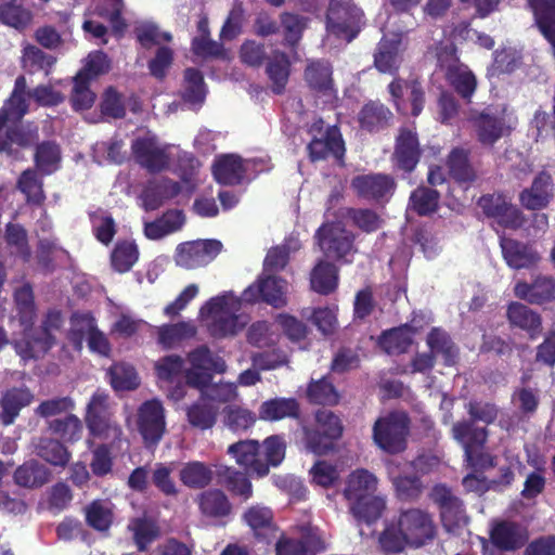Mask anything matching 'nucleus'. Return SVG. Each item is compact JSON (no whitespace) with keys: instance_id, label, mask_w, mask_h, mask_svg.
Here are the masks:
<instances>
[{"instance_id":"de8ad7c7","label":"nucleus","mask_w":555,"mask_h":555,"mask_svg":"<svg viewBox=\"0 0 555 555\" xmlns=\"http://www.w3.org/2000/svg\"><path fill=\"white\" fill-rule=\"evenodd\" d=\"M338 273L337 268L330 262L320 261L311 270L310 287L320 295H328L337 287Z\"/></svg>"},{"instance_id":"680f3d73","label":"nucleus","mask_w":555,"mask_h":555,"mask_svg":"<svg viewBox=\"0 0 555 555\" xmlns=\"http://www.w3.org/2000/svg\"><path fill=\"white\" fill-rule=\"evenodd\" d=\"M326 29L340 37L347 34V3L345 0H331L326 12Z\"/></svg>"},{"instance_id":"37998d69","label":"nucleus","mask_w":555,"mask_h":555,"mask_svg":"<svg viewBox=\"0 0 555 555\" xmlns=\"http://www.w3.org/2000/svg\"><path fill=\"white\" fill-rule=\"evenodd\" d=\"M214 474L208 464L201 461H190L180 469L179 479L185 487L201 490L211 483Z\"/></svg>"},{"instance_id":"4c0bfd02","label":"nucleus","mask_w":555,"mask_h":555,"mask_svg":"<svg viewBox=\"0 0 555 555\" xmlns=\"http://www.w3.org/2000/svg\"><path fill=\"white\" fill-rule=\"evenodd\" d=\"M198 508L208 518L220 519L232 512V504L220 489H209L198 495Z\"/></svg>"},{"instance_id":"ddd939ff","label":"nucleus","mask_w":555,"mask_h":555,"mask_svg":"<svg viewBox=\"0 0 555 555\" xmlns=\"http://www.w3.org/2000/svg\"><path fill=\"white\" fill-rule=\"evenodd\" d=\"M138 430L145 447L159 443L166 430L165 409L160 401L153 399L142 403L138 411Z\"/></svg>"},{"instance_id":"473e14b6","label":"nucleus","mask_w":555,"mask_h":555,"mask_svg":"<svg viewBox=\"0 0 555 555\" xmlns=\"http://www.w3.org/2000/svg\"><path fill=\"white\" fill-rule=\"evenodd\" d=\"M33 20L34 14L25 5V0L0 1V24L24 31L31 25Z\"/></svg>"},{"instance_id":"c756f323","label":"nucleus","mask_w":555,"mask_h":555,"mask_svg":"<svg viewBox=\"0 0 555 555\" xmlns=\"http://www.w3.org/2000/svg\"><path fill=\"white\" fill-rule=\"evenodd\" d=\"M217 481L233 495L247 501L253 496V485L245 470L240 472L232 466L218 465L215 470Z\"/></svg>"},{"instance_id":"7ed1b4c3","label":"nucleus","mask_w":555,"mask_h":555,"mask_svg":"<svg viewBox=\"0 0 555 555\" xmlns=\"http://www.w3.org/2000/svg\"><path fill=\"white\" fill-rule=\"evenodd\" d=\"M314 420L313 426L302 428L304 441L312 453L325 455L334 450L336 440L343 436L344 426L341 420L328 410H318Z\"/></svg>"},{"instance_id":"a211bd4d","label":"nucleus","mask_w":555,"mask_h":555,"mask_svg":"<svg viewBox=\"0 0 555 555\" xmlns=\"http://www.w3.org/2000/svg\"><path fill=\"white\" fill-rule=\"evenodd\" d=\"M243 519L259 543L271 544L278 538L279 528L271 508L253 505L243 514Z\"/></svg>"},{"instance_id":"052dcab7","label":"nucleus","mask_w":555,"mask_h":555,"mask_svg":"<svg viewBox=\"0 0 555 555\" xmlns=\"http://www.w3.org/2000/svg\"><path fill=\"white\" fill-rule=\"evenodd\" d=\"M427 345L434 354H442L447 364L454 362L457 349L447 332L438 327H434L427 336Z\"/></svg>"},{"instance_id":"aec40b11","label":"nucleus","mask_w":555,"mask_h":555,"mask_svg":"<svg viewBox=\"0 0 555 555\" xmlns=\"http://www.w3.org/2000/svg\"><path fill=\"white\" fill-rule=\"evenodd\" d=\"M488 434L486 426H478L468 418L457 421L451 427L452 438L462 446L465 457H470L477 449H483Z\"/></svg>"},{"instance_id":"69168bd1","label":"nucleus","mask_w":555,"mask_h":555,"mask_svg":"<svg viewBox=\"0 0 555 555\" xmlns=\"http://www.w3.org/2000/svg\"><path fill=\"white\" fill-rule=\"evenodd\" d=\"M184 360L179 354H168L159 358L154 364L155 375L159 380L171 383L183 370Z\"/></svg>"},{"instance_id":"9b49d317","label":"nucleus","mask_w":555,"mask_h":555,"mask_svg":"<svg viewBox=\"0 0 555 555\" xmlns=\"http://www.w3.org/2000/svg\"><path fill=\"white\" fill-rule=\"evenodd\" d=\"M131 153L135 163L150 173H158L170 165L166 146H162L154 134L138 137L131 142Z\"/></svg>"},{"instance_id":"c9c22d12","label":"nucleus","mask_w":555,"mask_h":555,"mask_svg":"<svg viewBox=\"0 0 555 555\" xmlns=\"http://www.w3.org/2000/svg\"><path fill=\"white\" fill-rule=\"evenodd\" d=\"M14 304L16 308V318L23 326L26 336L33 330L35 324L37 309L35 304V295L29 283H25L14 291Z\"/></svg>"},{"instance_id":"423d86ee","label":"nucleus","mask_w":555,"mask_h":555,"mask_svg":"<svg viewBox=\"0 0 555 555\" xmlns=\"http://www.w3.org/2000/svg\"><path fill=\"white\" fill-rule=\"evenodd\" d=\"M409 429L408 415L404 412H393L376 421L373 438L382 450L396 454L405 450Z\"/></svg>"},{"instance_id":"8fccbe9b","label":"nucleus","mask_w":555,"mask_h":555,"mask_svg":"<svg viewBox=\"0 0 555 555\" xmlns=\"http://www.w3.org/2000/svg\"><path fill=\"white\" fill-rule=\"evenodd\" d=\"M291 62L284 52L276 51L269 59L267 64V75L272 82V91L275 94H282L289 78Z\"/></svg>"},{"instance_id":"bb28decb","label":"nucleus","mask_w":555,"mask_h":555,"mask_svg":"<svg viewBox=\"0 0 555 555\" xmlns=\"http://www.w3.org/2000/svg\"><path fill=\"white\" fill-rule=\"evenodd\" d=\"M554 196V188L551 176L542 171L533 180L529 189H525L519 199L524 207L530 210L544 208Z\"/></svg>"},{"instance_id":"58836bf2","label":"nucleus","mask_w":555,"mask_h":555,"mask_svg":"<svg viewBox=\"0 0 555 555\" xmlns=\"http://www.w3.org/2000/svg\"><path fill=\"white\" fill-rule=\"evenodd\" d=\"M16 189L25 196V202L29 206L41 207L47 199L43 181L36 169L23 170L17 178Z\"/></svg>"},{"instance_id":"e2e57ef3","label":"nucleus","mask_w":555,"mask_h":555,"mask_svg":"<svg viewBox=\"0 0 555 555\" xmlns=\"http://www.w3.org/2000/svg\"><path fill=\"white\" fill-rule=\"evenodd\" d=\"M4 241L8 246L16 249L23 261H29L31 251L28 245L27 231L22 224L9 222L5 225Z\"/></svg>"},{"instance_id":"a878e982","label":"nucleus","mask_w":555,"mask_h":555,"mask_svg":"<svg viewBox=\"0 0 555 555\" xmlns=\"http://www.w3.org/2000/svg\"><path fill=\"white\" fill-rule=\"evenodd\" d=\"M514 294L532 305H542L555 299V281L550 276L540 275L532 283L517 282Z\"/></svg>"},{"instance_id":"ea45409f","label":"nucleus","mask_w":555,"mask_h":555,"mask_svg":"<svg viewBox=\"0 0 555 555\" xmlns=\"http://www.w3.org/2000/svg\"><path fill=\"white\" fill-rule=\"evenodd\" d=\"M469 150L454 147L448 155L449 173L459 183H472L477 180V172L469 160Z\"/></svg>"},{"instance_id":"b1692460","label":"nucleus","mask_w":555,"mask_h":555,"mask_svg":"<svg viewBox=\"0 0 555 555\" xmlns=\"http://www.w3.org/2000/svg\"><path fill=\"white\" fill-rule=\"evenodd\" d=\"M420 157L421 149L416 133L410 129H400L393 152L397 167L411 172L420 162Z\"/></svg>"},{"instance_id":"5fc2aeb1","label":"nucleus","mask_w":555,"mask_h":555,"mask_svg":"<svg viewBox=\"0 0 555 555\" xmlns=\"http://www.w3.org/2000/svg\"><path fill=\"white\" fill-rule=\"evenodd\" d=\"M107 375L115 390H134L140 385L137 371L131 364L115 363L108 369Z\"/></svg>"},{"instance_id":"0e129e2a","label":"nucleus","mask_w":555,"mask_h":555,"mask_svg":"<svg viewBox=\"0 0 555 555\" xmlns=\"http://www.w3.org/2000/svg\"><path fill=\"white\" fill-rule=\"evenodd\" d=\"M89 85L90 81L85 74L76 75L70 96L72 106L75 111L89 109L93 105L95 94L90 90Z\"/></svg>"},{"instance_id":"6e6d98bb","label":"nucleus","mask_w":555,"mask_h":555,"mask_svg":"<svg viewBox=\"0 0 555 555\" xmlns=\"http://www.w3.org/2000/svg\"><path fill=\"white\" fill-rule=\"evenodd\" d=\"M183 78L184 90L182 99L191 104L203 103L206 96V89L202 72L197 68L189 67L184 70Z\"/></svg>"},{"instance_id":"6e6552de","label":"nucleus","mask_w":555,"mask_h":555,"mask_svg":"<svg viewBox=\"0 0 555 555\" xmlns=\"http://www.w3.org/2000/svg\"><path fill=\"white\" fill-rule=\"evenodd\" d=\"M478 142L483 146H493L501 138L509 133V127L503 112L492 107L483 109L469 108L465 112Z\"/></svg>"},{"instance_id":"2f4dec72","label":"nucleus","mask_w":555,"mask_h":555,"mask_svg":"<svg viewBox=\"0 0 555 555\" xmlns=\"http://www.w3.org/2000/svg\"><path fill=\"white\" fill-rule=\"evenodd\" d=\"M52 477L51 470L37 460H29L20 465L14 474V482L25 489H39Z\"/></svg>"},{"instance_id":"a18cd8bd","label":"nucleus","mask_w":555,"mask_h":555,"mask_svg":"<svg viewBox=\"0 0 555 555\" xmlns=\"http://www.w3.org/2000/svg\"><path fill=\"white\" fill-rule=\"evenodd\" d=\"M36 454L55 467L64 468L70 461L72 453L57 439L42 437L35 446Z\"/></svg>"},{"instance_id":"49530a36","label":"nucleus","mask_w":555,"mask_h":555,"mask_svg":"<svg viewBox=\"0 0 555 555\" xmlns=\"http://www.w3.org/2000/svg\"><path fill=\"white\" fill-rule=\"evenodd\" d=\"M312 162L325 159L331 153L344 150V141L336 128H328L322 138H314L307 146Z\"/></svg>"},{"instance_id":"79ce46f5","label":"nucleus","mask_w":555,"mask_h":555,"mask_svg":"<svg viewBox=\"0 0 555 555\" xmlns=\"http://www.w3.org/2000/svg\"><path fill=\"white\" fill-rule=\"evenodd\" d=\"M35 146L34 162L36 170L44 176L52 175L60 168L62 153L60 145L54 141L39 140L31 147Z\"/></svg>"},{"instance_id":"2eb2a0df","label":"nucleus","mask_w":555,"mask_h":555,"mask_svg":"<svg viewBox=\"0 0 555 555\" xmlns=\"http://www.w3.org/2000/svg\"><path fill=\"white\" fill-rule=\"evenodd\" d=\"M351 186L360 198L380 202L393 194L396 182L389 175L369 173L354 177Z\"/></svg>"},{"instance_id":"0eeeda50","label":"nucleus","mask_w":555,"mask_h":555,"mask_svg":"<svg viewBox=\"0 0 555 555\" xmlns=\"http://www.w3.org/2000/svg\"><path fill=\"white\" fill-rule=\"evenodd\" d=\"M437 61L449 83L464 100L470 102V98L477 87V81L468 67L461 63L455 55L453 44L440 47L437 52Z\"/></svg>"},{"instance_id":"dca6fc26","label":"nucleus","mask_w":555,"mask_h":555,"mask_svg":"<svg viewBox=\"0 0 555 555\" xmlns=\"http://www.w3.org/2000/svg\"><path fill=\"white\" fill-rule=\"evenodd\" d=\"M228 453L247 474L260 478L269 474L268 463L263 462L261 446L257 440H241L232 443L228 448Z\"/></svg>"},{"instance_id":"864d4df0","label":"nucleus","mask_w":555,"mask_h":555,"mask_svg":"<svg viewBox=\"0 0 555 555\" xmlns=\"http://www.w3.org/2000/svg\"><path fill=\"white\" fill-rule=\"evenodd\" d=\"M412 335L409 325H403L385 332L379 338V345L388 354H400L408 350L412 344Z\"/></svg>"},{"instance_id":"4d7b16f0","label":"nucleus","mask_w":555,"mask_h":555,"mask_svg":"<svg viewBox=\"0 0 555 555\" xmlns=\"http://www.w3.org/2000/svg\"><path fill=\"white\" fill-rule=\"evenodd\" d=\"M281 26L284 31L285 44L295 48L302 38V33L308 26L307 16L291 12H283L280 15Z\"/></svg>"},{"instance_id":"f704fd0d","label":"nucleus","mask_w":555,"mask_h":555,"mask_svg":"<svg viewBox=\"0 0 555 555\" xmlns=\"http://www.w3.org/2000/svg\"><path fill=\"white\" fill-rule=\"evenodd\" d=\"M300 404L295 398L276 397L266 400L259 406L262 421L278 422L284 418H299Z\"/></svg>"},{"instance_id":"bf43d9fd","label":"nucleus","mask_w":555,"mask_h":555,"mask_svg":"<svg viewBox=\"0 0 555 555\" xmlns=\"http://www.w3.org/2000/svg\"><path fill=\"white\" fill-rule=\"evenodd\" d=\"M439 197L438 191L418 186L410 196V206L420 216H427L437 210Z\"/></svg>"},{"instance_id":"393cba45","label":"nucleus","mask_w":555,"mask_h":555,"mask_svg":"<svg viewBox=\"0 0 555 555\" xmlns=\"http://www.w3.org/2000/svg\"><path fill=\"white\" fill-rule=\"evenodd\" d=\"M506 318L511 326L525 331L532 340L542 333L541 315L521 302H511L506 309Z\"/></svg>"},{"instance_id":"1a4fd4ad","label":"nucleus","mask_w":555,"mask_h":555,"mask_svg":"<svg viewBox=\"0 0 555 555\" xmlns=\"http://www.w3.org/2000/svg\"><path fill=\"white\" fill-rule=\"evenodd\" d=\"M222 243L215 238L180 243L175 253L178 267L194 270L210 263L222 250Z\"/></svg>"},{"instance_id":"774afa93","label":"nucleus","mask_w":555,"mask_h":555,"mask_svg":"<svg viewBox=\"0 0 555 555\" xmlns=\"http://www.w3.org/2000/svg\"><path fill=\"white\" fill-rule=\"evenodd\" d=\"M23 60L24 66L27 67L29 72L43 70L46 74L50 73L56 62L54 56L47 54L36 46H28L24 49Z\"/></svg>"},{"instance_id":"7c9ffc66","label":"nucleus","mask_w":555,"mask_h":555,"mask_svg":"<svg viewBox=\"0 0 555 555\" xmlns=\"http://www.w3.org/2000/svg\"><path fill=\"white\" fill-rule=\"evenodd\" d=\"M387 506V498L383 494H359L351 507L353 517L367 526L377 521Z\"/></svg>"},{"instance_id":"f257e3e1","label":"nucleus","mask_w":555,"mask_h":555,"mask_svg":"<svg viewBox=\"0 0 555 555\" xmlns=\"http://www.w3.org/2000/svg\"><path fill=\"white\" fill-rule=\"evenodd\" d=\"M435 538L431 515L420 507L402 508L396 522L387 524L378 542L386 553H399L405 545L421 547Z\"/></svg>"},{"instance_id":"72a5a7b5","label":"nucleus","mask_w":555,"mask_h":555,"mask_svg":"<svg viewBox=\"0 0 555 555\" xmlns=\"http://www.w3.org/2000/svg\"><path fill=\"white\" fill-rule=\"evenodd\" d=\"M401 38L398 35L384 37L374 55V64L380 73L395 74L402 61L400 55Z\"/></svg>"},{"instance_id":"a19ab883","label":"nucleus","mask_w":555,"mask_h":555,"mask_svg":"<svg viewBox=\"0 0 555 555\" xmlns=\"http://www.w3.org/2000/svg\"><path fill=\"white\" fill-rule=\"evenodd\" d=\"M305 79L310 89L325 96H334L332 68L327 63L315 61L305 69Z\"/></svg>"},{"instance_id":"f3484780","label":"nucleus","mask_w":555,"mask_h":555,"mask_svg":"<svg viewBox=\"0 0 555 555\" xmlns=\"http://www.w3.org/2000/svg\"><path fill=\"white\" fill-rule=\"evenodd\" d=\"M502 256L512 269H530L539 263L541 256L531 244L501 236Z\"/></svg>"},{"instance_id":"6ab92c4d","label":"nucleus","mask_w":555,"mask_h":555,"mask_svg":"<svg viewBox=\"0 0 555 555\" xmlns=\"http://www.w3.org/2000/svg\"><path fill=\"white\" fill-rule=\"evenodd\" d=\"M34 400L35 395L26 386L7 389L0 396V424L4 427L13 425L21 411L30 405Z\"/></svg>"},{"instance_id":"603ef678","label":"nucleus","mask_w":555,"mask_h":555,"mask_svg":"<svg viewBox=\"0 0 555 555\" xmlns=\"http://www.w3.org/2000/svg\"><path fill=\"white\" fill-rule=\"evenodd\" d=\"M158 344L164 349H171L184 339L192 338L196 335V327L190 322H178L173 324H165L158 327Z\"/></svg>"},{"instance_id":"412c9836","label":"nucleus","mask_w":555,"mask_h":555,"mask_svg":"<svg viewBox=\"0 0 555 555\" xmlns=\"http://www.w3.org/2000/svg\"><path fill=\"white\" fill-rule=\"evenodd\" d=\"M490 539L496 548L504 552H514L526 545L529 533L521 525L501 521L491 529Z\"/></svg>"},{"instance_id":"5701e85b","label":"nucleus","mask_w":555,"mask_h":555,"mask_svg":"<svg viewBox=\"0 0 555 555\" xmlns=\"http://www.w3.org/2000/svg\"><path fill=\"white\" fill-rule=\"evenodd\" d=\"M63 324V317L59 310H49L41 323L39 337L31 336L25 341V349L22 351L24 358H36L37 351H48L54 344L53 331L60 330Z\"/></svg>"},{"instance_id":"9d476101","label":"nucleus","mask_w":555,"mask_h":555,"mask_svg":"<svg viewBox=\"0 0 555 555\" xmlns=\"http://www.w3.org/2000/svg\"><path fill=\"white\" fill-rule=\"evenodd\" d=\"M331 370V374L320 379H312L308 384L306 397L309 403L333 406L339 402L340 395L334 386L333 374L347 371V350L345 348H341L334 358Z\"/></svg>"},{"instance_id":"338daca9","label":"nucleus","mask_w":555,"mask_h":555,"mask_svg":"<svg viewBox=\"0 0 555 555\" xmlns=\"http://www.w3.org/2000/svg\"><path fill=\"white\" fill-rule=\"evenodd\" d=\"M396 496L402 501H415L423 492V485L415 476H396L391 478Z\"/></svg>"},{"instance_id":"3c124183","label":"nucleus","mask_w":555,"mask_h":555,"mask_svg":"<svg viewBox=\"0 0 555 555\" xmlns=\"http://www.w3.org/2000/svg\"><path fill=\"white\" fill-rule=\"evenodd\" d=\"M218 412L217 406L207 403L205 399L201 398L186 409V418L193 428L207 430L217 423Z\"/></svg>"},{"instance_id":"cd10ccee","label":"nucleus","mask_w":555,"mask_h":555,"mask_svg":"<svg viewBox=\"0 0 555 555\" xmlns=\"http://www.w3.org/2000/svg\"><path fill=\"white\" fill-rule=\"evenodd\" d=\"M82 513L88 527L107 534L114 524V504L109 500L94 499L83 506Z\"/></svg>"},{"instance_id":"13d9d810","label":"nucleus","mask_w":555,"mask_h":555,"mask_svg":"<svg viewBox=\"0 0 555 555\" xmlns=\"http://www.w3.org/2000/svg\"><path fill=\"white\" fill-rule=\"evenodd\" d=\"M49 429L66 442L78 441L82 433V423L74 414L49 422Z\"/></svg>"},{"instance_id":"4be33fe9","label":"nucleus","mask_w":555,"mask_h":555,"mask_svg":"<svg viewBox=\"0 0 555 555\" xmlns=\"http://www.w3.org/2000/svg\"><path fill=\"white\" fill-rule=\"evenodd\" d=\"M108 395L96 390L88 405L85 421L90 434L94 437H104L111 429L108 416Z\"/></svg>"},{"instance_id":"f03ea898","label":"nucleus","mask_w":555,"mask_h":555,"mask_svg":"<svg viewBox=\"0 0 555 555\" xmlns=\"http://www.w3.org/2000/svg\"><path fill=\"white\" fill-rule=\"evenodd\" d=\"M327 222L320 227L315 238L326 258L340 260L347 254V208L343 191L334 189L327 199Z\"/></svg>"},{"instance_id":"20e7f679","label":"nucleus","mask_w":555,"mask_h":555,"mask_svg":"<svg viewBox=\"0 0 555 555\" xmlns=\"http://www.w3.org/2000/svg\"><path fill=\"white\" fill-rule=\"evenodd\" d=\"M189 367L184 372V378L191 388L203 390L212 382L215 374H223L227 371L224 359L215 354L206 345H201L186 354Z\"/></svg>"},{"instance_id":"39448f33","label":"nucleus","mask_w":555,"mask_h":555,"mask_svg":"<svg viewBox=\"0 0 555 555\" xmlns=\"http://www.w3.org/2000/svg\"><path fill=\"white\" fill-rule=\"evenodd\" d=\"M9 120V115L0 112V154L12 160H22L23 151L31 149L39 140V129L30 122L5 127Z\"/></svg>"},{"instance_id":"c85d7f7f","label":"nucleus","mask_w":555,"mask_h":555,"mask_svg":"<svg viewBox=\"0 0 555 555\" xmlns=\"http://www.w3.org/2000/svg\"><path fill=\"white\" fill-rule=\"evenodd\" d=\"M246 168L243 158L235 154L218 157L212 164V176L222 185H238L244 180Z\"/></svg>"},{"instance_id":"4468645a","label":"nucleus","mask_w":555,"mask_h":555,"mask_svg":"<svg viewBox=\"0 0 555 555\" xmlns=\"http://www.w3.org/2000/svg\"><path fill=\"white\" fill-rule=\"evenodd\" d=\"M478 205L487 217L493 218L505 228L518 229L524 223L519 209L501 194L483 195L479 198Z\"/></svg>"},{"instance_id":"f8f14e48","label":"nucleus","mask_w":555,"mask_h":555,"mask_svg":"<svg viewBox=\"0 0 555 555\" xmlns=\"http://www.w3.org/2000/svg\"><path fill=\"white\" fill-rule=\"evenodd\" d=\"M287 281L276 275L259 276L242 294V299L248 304L266 302L280 309L287 305Z\"/></svg>"},{"instance_id":"c03bdc74","label":"nucleus","mask_w":555,"mask_h":555,"mask_svg":"<svg viewBox=\"0 0 555 555\" xmlns=\"http://www.w3.org/2000/svg\"><path fill=\"white\" fill-rule=\"evenodd\" d=\"M139 247L134 240H118L111 251V267L115 272H129L139 260Z\"/></svg>"},{"instance_id":"e433bc0d","label":"nucleus","mask_w":555,"mask_h":555,"mask_svg":"<svg viewBox=\"0 0 555 555\" xmlns=\"http://www.w3.org/2000/svg\"><path fill=\"white\" fill-rule=\"evenodd\" d=\"M393 114L391 111L379 102H369L358 114V122L362 130L367 132H378L387 128Z\"/></svg>"},{"instance_id":"09e8293b","label":"nucleus","mask_w":555,"mask_h":555,"mask_svg":"<svg viewBox=\"0 0 555 555\" xmlns=\"http://www.w3.org/2000/svg\"><path fill=\"white\" fill-rule=\"evenodd\" d=\"M128 530L132 532L133 542L139 552L147 551L149 546L158 539L160 530L155 520L147 517H135L130 520Z\"/></svg>"}]
</instances>
